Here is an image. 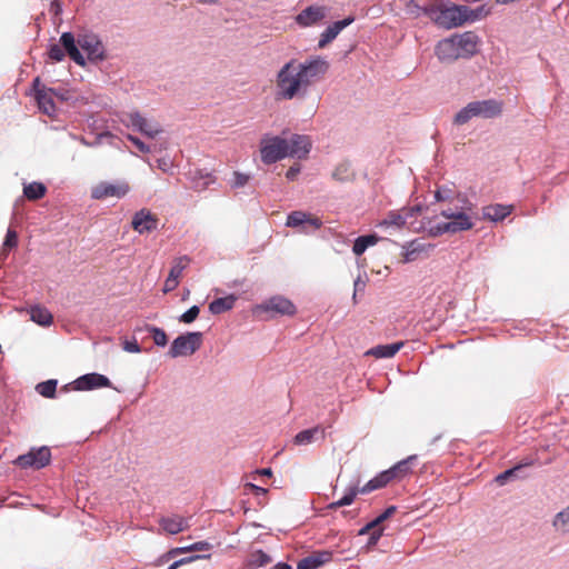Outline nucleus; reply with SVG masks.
<instances>
[{
  "mask_svg": "<svg viewBox=\"0 0 569 569\" xmlns=\"http://www.w3.org/2000/svg\"><path fill=\"white\" fill-rule=\"evenodd\" d=\"M329 68V62L322 57H313L303 62L290 60L277 73L276 98L278 100L305 98L309 88L322 80Z\"/></svg>",
  "mask_w": 569,
  "mask_h": 569,
  "instance_id": "nucleus-1",
  "label": "nucleus"
},
{
  "mask_svg": "<svg viewBox=\"0 0 569 569\" xmlns=\"http://www.w3.org/2000/svg\"><path fill=\"white\" fill-rule=\"evenodd\" d=\"M423 12L437 26L449 30L463 26L467 19L465 12L468 11L467 6L437 0L425 7Z\"/></svg>",
  "mask_w": 569,
  "mask_h": 569,
  "instance_id": "nucleus-2",
  "label": "nucleus"
},
{
  "mask_svg": "<svg viewBox=\"0 0 569 569\" xmlns=\"http://www.w3.org/2000/svg\"><path fill=\"white\" fill-rule=\"evenodd\" d=\"M503 103L496 99H487L481 101L469 102L455 117L457 124H465L475 117L485 119L496 118L501 114Z\"/></svg>",
  "mask_w": 569,
  "mask_h": 569,
  "instance_id": "nucleus-3",
  "label": "nucleus"
},
{
  "mask_svg": "<svg viewBox=\"0 0 569 569\" xmlns=\"http://www.w3.org/2000/svg\"><path fill=\"white\" fill-rule=\"evenodd\" d=\"M261 160L266 164L274 163L288 157L289 142L280 137L266 136L260 141Z\"/></svg>",
  "mask_w": 569,
  "mask_h": 569,
  "instance_id": "nucleus-4",
  "label": "nucleus"
},
{
  "mask_svg": "<svg viewBox=\"0 0 569 569\" xmlns=\"http://www.w3.org/2000/svg\"><path fill=\"white\" fill-rule=\"evenodd\" d=\"M202 343L201 332H188L178 336L171 343L169 356L171 358L193 355Z\"/></svg>",
  "mask_w": 569,
  "mask_h": 569,
  "instance_id": "nucleus-5",
  "label": "nucleus"
},
{
  "mask_svg": "<svg viewBox=\"0 0 569 569\" xmlns=\"http://www.w3.org/2000/svg\"><path fill=\"white\" fill-rule=\"evenodd\" d=\"M51 461V451L48 447L32 449L26 455H21L17 459V463L22 468L41 469Z\"/></svg>",
  "mask_w": 569,
  "mask_h": 569,
  "instance_id": "nucleus-6",
  "label": "nucleus"
},
{
  "mask_svg": "<svg viewBox=\"0 0 569 569\" xmlns=\"http://www.w3.org/2000/svg\"><path fill=\"white\" fill-rule=\"evenodd\" d=\"M130 191L127 182H100L91 189V197L96 200H103L107 198H123Z\"/></svg>",
  "mask_w": 569,
  "mask_h": 569,
  "instance_id": "nucleus-7",
  "label": "nucleus"
},
{
  "mask_svg": "<svg viewBox=\"0 0 569 569\" xmlns=\"http://www.w3.org/2000/svg\"><path fill=\"white\" fill-rule=\"evenodd\" d=\"M256 312H270L272 315L293 316L297 312V309L289 299L276 296L257 306Z\"/></svg>",
  "mask_w": 569,
  "mask_h": 569,
  "instance_id": "nucleus-8",
  "label": "nucleus"
},
{
  "mask_svg": "<svg viewBox=\"0 0 569 569\" xmlns=\"http://www.w3.org/2000/svg\"><path fill=\"white\" fill-rule=\"evenodd\" d=\"M433 248L435 246L432 243L415 239L402 246V262L408 263L420 258H427Z\"/></svg>",
  "mask_w": 569,
  "mask_h": 569,
  "instance_id": "nucleus-9",
  "label": "nucleus"
},
{
  "mask_svg": "<svg viewBox=\"0 0 569 569\" xmlns=\"http://www.w3.org/2000/svg\"><path fill=\"white\" fill-rule=\"evenodd\" d=\"M472 227L473 222L471 218L465 211H460L459 213H456L450 221L438 223L435 227V234L446 232L455 233L458 231L470 230Z\"/></svg>",
  "mask_w": 569,
  "mask_h": 569,
  "instance_id": "nucleus-10",
  "label": "nucleus"
},
{
  "mask_svg": "<svg viewBox=\"0 0 569 569\" xmlns=\"http://www.w3.org/2000/svg\"><path fill=\"white\" fill-rule=\"evenodd\" d=\"M159 219L149 209H141L134 213L131 220V227L140 234L151 232L158 228Z\"/></svg>",
  "mask_w": 569,
  "mask_h": 569,
  "instance_id": "nucleus-11",
  "label": "nucleus"
},
{
  "mask_svg": "<svg viewBox=\"0 0 569 569\" xmlns=\"http://www.w3.org/2000/svg\"><path fill=\"white\" fill-rule=\"evenodd\" d=\"M461 58H471L478 51L479 37L472 31L452 36Z\"/></svg>",
  "mask_w": 569,
  "mask_h": 569,
  "instance_id": "nucleus-12",
  "label": "nucleus"
},
{
  "mask_svg": "<svg viewBox=\"0 0 569 569\" xmlns=\"http://www.w3.org/2000/svg\"><path fill=\"white\" fill-rule=\"evenodd\" d=\"M420 207H411V208H402L400 211H390L387 217L379 222L380 227H396L397 229L402 228L408 218L415 217L418 212H420Z\"/></svg>",
  "mask_w": 569,
  "mask_h": 569,
  "instance_id": "nucleus-13",
  "label": "nucleus"
},
{
  "mask_svg": "<svg viewBox=\"0 0 569 569\" xmlns=\"http://www.w3.org/2000/svg\"><path fill=\"white\" fill-rule=\"evenodd\" d=\"M77 43L87 52L90 60L103 59L104 48L96 34H82L78 38Z\"/></svg>",
  "mask_w": 569,
  "mask_h": 569,
  "instance_id": "nucleus-14",
  "label": "nucleus"
},
{
  "mask_svg": "<svg viewBox=\"0 0 569 569\" xmlns=\"http://www.w3.org/2000/svg\"><path fill=\"white\" fill-rule=\"evenodd\" d=\"M328 9L325 6H310L303 9L297 17L296 22L300 27H311L326 18Z\"/></svg>",
  "mask_w": 569,
  "mask_h": 569,
  "instance_id": "nucleus-15",
  "label": "nucleus"
},
{
  "mask_svg": "<svg viewBox=\"0 0 569 569\" xmlns=\"http://www.w3.org/2000/svg\"><path fill=\"white\" fill-rule=\"evenodd\" d=\"M286 224L291 228L302 227L306 231L307 227L312 229H319L322 226V221L310 213L303 211H292L287 218Z\"/></svg>",
  "mask_w": 569,
  "mask_h": 569,
  "instance_id": "nucleus-16",
  "label": "nucleus"
},
{
  "mask_svg": "<svg viewBox=\"0 0 569 569\" xmlns=\"http://www.w3.org/2000/svg\"><path fill=\"white\" fill-rule=\"evenodd\" d=\"M73 386L76 390H92L96 388L110 387V380L100 373H87L84 376L79 377L73 381Z\"/></svg>",
  "mask_w": 569,
  "mask_h": 569,
  "instance_id": "nucleus-17",
  "label": "nucleus"
},
{
  "mask_svg": "<svg viewBox=\"0 0 569 569\" xmlns=\"http://www.w3.org/2000/svg\"><path fill=\"white\" fill-rule=\"evenodd\" d=\"M435 53L441 62H453L461 58L452 36L440 40L435 48Z\"/></svg>",
  "mask_w": 569,
  "mask_h": 569,
  "instance_id": "nucleus-18",
  "label": "nucleus"
},
{
  "mask_svg": "<svg viewBox=\"0 0 569 569\" xmlns=\"http://www.w3.org/2000/svg\"><path fill=\"white\" fill-rule=\"evenodd\" d=\"M353 17H348L343 20L336 21L329 26L321 34L318 42V48H326L336 37L349 24L353 22Z\"/></svg>",
  "mask_w": 569,
  "mask_h": 569,
  "instance_id": "nucleus-19",
  "label": "nucleus"
},
{
  "mask_svg": "<svg viewBox=\"0 0 569 569\" xmlns=\"http://www.w3.org/2000/svg\"><path fill=\"white\" fill-rule=\"evenodd\" d=\"M332 560V552L328 550L315 551L311 555L302 558L297 569H317L320 566L328 563Z\"/></svg>",
  "mask_w": 569,
  "mask_h": 569,
  "instance_id": "nucleus-20",
  "label": "nucleus"
},
{
  "mask_svg": "<svg viewBox=\"0 0 569 569\" xmlns=\"http://www.w3.org/2000/svg\"><path fill=\"white\" fill-rule=\"evenodd\" d=\"M289 142L288 156L296 157L299 159L306 158L311 149V140L308 136L293 134Z\"/></svg>",
  "mask_w": 569,
  "mask_h": 569,
  "instance_id": "nucleus-21",
  "label": "nucleus"
},
{
  "mask_svg": "<svg viewBox=\"0 0 569 569\" xmlns=\"http://www.w3.org/2000/svg\"><path fill=\"white\" fill-rule=\"evenodd\" d=\"M326 438V429L318 425L310 429H305L298 432L293 438V443L296 446H307L317 440H325Z\"/></svg>",
  "mask_w": 569,
  "mask_h": 569,
  "instance_id": "nucleus-22",
  "label": "nucleus"
},
{
  "mask_svg": "<svg viewBox=\"0 0 569 569\" xmlns=\"http://www.w3.org/2000/svg\"><path fill=\"white\" fill-rule=\"evenodd\" d=\"M60 43L70 57L79 66H84L86 61L81 54L78 43L76 42L74 36L71 32H64L60 37Z\"/></svg>",
  "mask_w": 569,
  "mask_h": 569,
  "instance_id": "nucleus-23",
  "label": "nucleus"
},
{
  "mask_svg": "<svg viewBox=\"0 0 569 569\" xmlns=\"http://www.w3.org/2000/svg\"><path fill=\"white\" fill-rule=\"evenodd\" d=\"M210 547H211L210 543H208L206 541H199V542H196V543H193L191 546H188V547L172 548L169 551H167L166 553H163L159 558L158 562L159 563H166V562L170 561L171 559H174L177 556H179L181 553L191 552V551L209 550Z\"/></svg>",
  "mask_w": 569,
  "mask_h": 569,
  "instance_id": "nucleus-24",
  "label": "nucleus"
},
{
  "mask_svg": "<svg viewBox=\"0 0 569 569\" xmlns=\"http://www.w3.org/2000/svg\"><path fill=\"white\" fill-rule=\"evenodd\" d=\"M159 525L169 535H177L188 528L187 520L180 516L162 517Z\"/></svg>",
  "mask_w": 569,
  "mask_h": 569,
  "instance_id": "nucleus-25",
  "label": "nucleus"
},
{
  "mask_svg": "<svg viewBox=\"0 0 569 569\" xmlns=\"http://www.w3.org/2000/svg\"><path fill=\"white\" fill-rule=\"evenodd\" d=\"M36 101L38 103L39 109L48 114L49 117H52L56 112V104L53 101V90L49 89L47 87H42V90L36 94Z\"/></svg>",
  "mask_w": 569,
  "mask_h": 569,
  "instance_id": "nucleus-26",
  "label": "nucleus"
},
{
  "mask_svg": "<svg viewBox=\"0 0 569 569\" xmlns=\"http://www.w3.org/2000/svg\"><path fill=\"white\" fill-rule=\"evenodd\" d=\"M131 124L137 128L143 134L153 138L161 130L153 124L149 123L146 118H143L139 112H131L128 114Z\"/></svg>",
  "mask_w": 569,
  "mask_h": 569,
  "instance_id": "nucleus-27",
  "label": "nucleus"
},
{
  "mask_svg": "<svg viewBox=\"0 0 569 569\" xmlns=\"http://www.w3.org/2000/svg\"><path fill=\"white\" fill-rule=\"evenodd\" d=\"M513 210V206H505V204H489L483 207V218L490 221H501L506 217H508Z\"/></svg>",
  "mask_w": 569,
  "mask_h": 569,
  "instance_id": "nucleus-28",
  "label": "nucleus"
},
{
  "mask_svg": "<svg viewBox=\"0 0 569 569\" xmlns=\"http://www.w3.org/2000/svg\"><path fill=\"white\" fill-rule=\"evenodd\" d=\"M403 342L402 341H399V342H395V343H391V345H380V346H376L371 349H369L366 355L367 356H372L377 359H380V358H391L393 357L402 347H403Z\"/></svg>",
  "mask_w": 569,
  "mask_h": 569,
  "instance_id": "nucleus-29",
  "label": "nucleus"
},
{
  "mask_svg": "<svg viewBox=\"0 0 569 569\" xmlns=\"http://www.w3.org/2000/svg\"><path fill=\"white\" fill-rule=\"evenodd\" d=\"M392 480L389 470L380 472L378 476L369 480L363 487L360 488V493H369L373 490L385 488Z\"/></svg>",
  "mask_w": 569,
  "mask_h": 569,
  "instance_id": "nucleus-30",
  "label": "nucleus"
},
{
  "mask_svg": "<svg viewBox=\"0 0 569 569\" xmlns=\"http://www.w3.org/2000/svg\"><path fill=\"white\" fill-rule=\"evenodd\" d=\"M417 459L416 456H410L397 462L395 466L389 468L392 480H401L411 472V463Z\"/></svg>",
  "mask_w": 569,
  "mask_h": 569,
  "instance_id": "nucleus-31",
  "label": "nucleus"
},
{
  "mask_svg": "<svg viewBox=\"0 0 569 569\" xmlns=\"http://www.w3.org/2000/svg\"><path fill=\"white\" fill-rule=\"evenodd\" d=\"M237 298L233 295H229L223 298H217L209 305V310L213 315H220L229 311L233 308Z\"/></svg>",
  "mask_w": 569,
  "mask_h": 569,
  "instance_id": "nucleus-32",
  "label": "nucleus"
},
{
  "mask_svg": "<svg viewBox=\"0 0 569 569\" xmlns=\"http://www.w3.org/2000/svg\"><path fill=\"white\" fill-rule=\"evenodd\" d=\"M30 318L40 326H50L53 321L51 312L42 306H33L30 308Z\"/></svg>",
  "mask_w": 569,
  "mask_h": 569,
  "instance_id": "nucleus-33",
  "label": "nucleus"
},
{
  "mask_svg": "<svg viewBox=\"0 0 569 569\" xmlns=\"http://www.w3.org/2000/svg\"><path fill=\"white\" fill-rule=\"evenodd\" d=\"M358 493H360V488H358V485L351 486L346 490L341 499L329 503L327 509L337 510L340 507L350 506L355 501Z\"/></svg>",
  "mask_w": 569,
  "mask_h": 569,
  "instance_id": "nucleus-34",
  "label": "nucleus"
},
{
  "mask_svg": "<svg viewBox=\"0 0 569 569\" xmlns=\"http://www.w3.org/2000/svg\"><path fill=\"white\" fill-rule=\"evenodd\" d=\"M47 188L41 182H32L23 188V194L28 200H39L44 197Z\"/></svg>",
  "mask_w": 569,
  "mask_h": 569,
  "instance_id": "nucleus-35",
  "label": "nucleus"
},
{
  "mask_svg": "<svg viewBox=\"0 0 569 569\" xmlns=\"http://www.w3.org/2000/svg\"><path fill=\"white\" fill-rule=\"evenodd\" d=\"M378 242V237L375 234L362 236L356 239L352 251L356 256H361L369 246Z\"/></svg>",
  "mask_w": 569,
  "mask_h": 569,
  "instance_id": "nucleus-36",
  "label": "nucleus"
},
{
  "mask_svg": "<svg viewBox=\"0 0 569 569\" xmlns=\"http://www.w3.org/2000/svg\"><path fill=\"white\" fill-rule=\"evenodd\" d=\"M552 525L560 533L569 532V506L556 515Z\"/></svg>",
  "mask_w": 569,
  "mask_h": 569,
  "instance_id": "nucleus-37",
  "label": "nucleus"
},
{
  "mask_svg": "<svg viewBox=\"0 0 569 569\" xmlns=\"http://www.w3.org/2000/svg\"><path fill=\"white\" fill-rule=\"evenodd\" d=\"M189 263H190V259L187 256L176 258L173 260L169 276H171V278L180 279L183 270L188 267Z\"/></svg>",
  "mask_w": 569,
  "mask_h": 569,
  "instance_id": "nucleus-38",
  "label": "nucleus"
},
{
  "mask_svg": "<svg viewBox=\"0 0 569 569\" xmlns=\"http://www.w3.org/2000/svg\"><path fill=\"white\" fill-rule=\"evenodd\" d=\"M57 389L56 380H47L37 385L36 390L46 398H53Z\"/></svg>",
  "mask_w": 569,
  "mask_h": 569,
  "instance_id": "nucleus-39",
  "label": "nucleus"
},
{
  "mask_svg": "<svg viewBox=\"0 0 569 569\" xmlns=\"http://www.w3.org/2000/svg\"><path fill=\"white\" fill-rule=\"evenodd\" d=\"M18 246V233L13 229H8L2 249L1 254H7V250L13 249Z\"/></svg>",
  "mask_w": 569,
  "mask_h": 569,
  "instance_id": "nucleus-40",
  "label": "nucleus"
},
{
  "mask_svg": "<svg viewBox=\"0 0 569 569\" xmlns=\"http://www.w3.org/2000/svg\"><path fill=\"white\" fill-rule=\"evenodd\" d=\"M467 11L469 12H465V16L467 18L466 22H475L483 17H487L490 13V11L485 8V6L478 7L477 9H471L467 7Z\"/></svg>",
  "mask_w": 569,
  "mask_h": 569,
  "instance_id": "nucleus-41",
  "label": "nucleus"
},
{
  "mask_svg": "<svg viewBox=\"0 0 569 569\" xmlns=\"http://www.w3.org/2000/svg\"><path fill=\"white\" fill-rule=\"evenodd\" d=\"M148 331L152 333L153 341L157 346L164 347L168 343V337L161 328L148 327Z\"/></svg>",
  "mask_w": 569,
  "mask_h": 569,
  "instance_id": "nucleus-42",
  "label": "nucleus"
},
{
  "mask_svg": "<svg viewBox=\"0 0 569 569\" xmlns=\"http://www.w3.org/2000/svg\"><path fill=\"white\" fill-rule=\"evenodd\" d=\"M199 312V307L192 306L190 309H188L184 313L180 316L179 320L183 323H191L198 318Z\"/></svg>",
  "mask_w": 569,
  "mask_h": 569,
  "instance_id": "nucleus-43",
  "label": "nucleus"
},
{
  "mask_svg": "<svg viewBox=\"0 0 569 569\" xmlns=\"http://www.w3.org/2000/svg\"><path fill=\"white\" fill-rule=\"evenodd\" d=\"M49 57L53 61H57V62L62 61L64 58V51L60 44L53 43L50 46Z\"/></svg>",
  "mask_w": 569,
  "mask_h": 569,
  "instance_id": "nucleus-44",
  "label": "nucleus"
},
{
  "mask_svg": "<svg viewBox=\"0 0 569 569\" xmlns=\"http://www.w3.org/2000/svg\"><path fill=\"white\" fill-rule=\"evenodd\" d=\"M520 468H521V466H517V467H515V468H511V469L506 470L505 472H502V473H500V475H498V476L496 477V481H497L500 486H503V485L507 482V480H508L511 476H513V475H515V472H516L517 470H519Z\"/></svg>",
  "mask_w": 569,
  "mask_h": 569,
  "instance_id": "nucleus-45",
  "label": "nucleus"
},
{
  "mask_svg": "<svg viewBox=\"0 0 569 569\" xmlns=\"http://www.w3.org/2000/svg\"><path fill=\"white\" fill-rule=\"evenodd\" d=\"M122 348L127 352L138 353L141 351V348L136 339L133 340H123Z\"/></svg>",
  "mask_w": 569,
  "mask_h": 569,
  "instance_id": "nucleus-46",
  "label": "nucleus"
},
{
  "mask_svg": "<svg viewBox=\"0 0 569 569\" xmlns=\"http://www.w3.org/2000/svg\"><path fill=\"white\" fill-rule=\"evenodd\" d=\"M252 558H253V562L257 566H263V565L270 562V557L261 550L254 552L252 555Z\"/></svg>",
  "mask_w": 569,
  "mask_h": 569,
  "instance_id": "nucleus-47",
  "label": "nucleus"
},
{
  "mask_svg": "<svg viewBox=\"0 0 569 569\" xmlns=\"http://www.w3.org/2000/svg\"><path fill=\"white\" fill-rule=\"evenodd\" d=\"M233 177H234V179H233L232 187H234V188L243 187L249 181V176H247L244 173L234 172Z\"/></svg>",
  "mask_w": 569,
  "mask_h": 569,
  "instance_id": "nucleus-48",
  "label": "nucleus"
},
{
  "mask_svg": "<svg viewBox=\"0 0 569 569\" xmlns=\"http://www.w3.org/2000/svg\"><path fill=\"white\" fill-rule=\"evenodd\" d=\"M178 284H179V279L171 278V276L168 274V278L166 279L164 286H163V292L167 293V292L174 290L178 287Z\"/></svg>",
  "mask_w": 569,
  "mask_h": 569,
  "instance_id": "nucleus-49",
  "label": "nucleus"
},
{
  "mask_svg": "<svg viewBox=\"0 0 569 569\" xmlns=\"http://www.w3.org/2000/svg\"><path fill=\"white\" fill-rule=\"evenodd\" d=\"M128 139L138 148L139 151L144 152V153L150 151L149 147L144 142H142L139 138L129 136Z\"/></svg>",
  "mask_w": 569,
  "mask_h": 569,
  "instance_id": "nucleus-50",
  "label": "nucleus"
},
{
  "mask_svg": "<svg viewBox=\"0 0 569 569\" xmlns=\"http://www.w3.org/2000/svg\"><path fill=\"white\" fill-rule=\"evenodd\" d=\"M382 532H383V528H378L376 530H373L372 532H370V539H369V542L371 545H375L377 543V541L380 539V537L382 536Z\"/></svg>",
  "mask_w": 569,
  "mask_h": 569,
  "instance_id": "nucleus-51",
  "label": "nucleus"
},
{
  "mask_svg": "<svg viewBox=\"0 0 569 569\" xmlns=\"http://www.w3.org/2000/svg\"><path fill=\"white\" fill-rule=\"evenodd\" d=\"M365 287H366V283L363 281H361L359 278L355 281V291H353V302L356 303L357 300V293L358 291H363L365 290Z\"/></svg>",
  "mask_w": 569,
  "mask_h": 569,
  "instance_id": "nucleus-52",
  "label": "nucleus"
},
{
  "mask_svg": "<svg viewBox=\"0 0 569 569\" xmlns=\"http://www.w3.org/2000/svg\"><path fill=\"white\" fill-rule=\"evenodd\" d=\"M345 172H347V167L340 166V167L336 168V170L332 173V177L337 180H343L345 177L342 176V173H345Z\"/></svg>",
  "mask_w": 569,
  "mask_h": 569,
  "instance_id": "nucleus-53",
  "label": "nucleus"
},
{
  "mask_svg": "<svg viewBox=\"0 0 569 569\" xmlns=\"http://www.w3.org/2000/svg\"><path fill=\"white\" fill-rule=\"evenodd\" d=\"M299 171H300V168L298 166L297 167L292 166L288 169L286 177L289 180H293L297 177V174L299 173Z\"/></svg>",
  "mask_w": 569,
  "mask_h": 569,
  "instance_id": "nucleus-54",
  "label": "nucleus"
},
{
  "mask_svg": "<svg viewBox=\"0 0 569 569\" xmlns=\"http://www.w3.org/2000/svg\"><path fill=\"white\" fill-rule=\"evenodd\" d=\"M199 558H200V556H189V557L181 558L177 561H178L179 567H181L183 565L191 563V562L198 560Z\"/></svg>",
  "mask_w": 569,
  "mask_h": 569,
  "instance_id": "nucleus-55",
  "label": "nucleus"
},
{
  "mask_svg": "<svg viewBox=\"0 0 569 569\" xmlns=\"http://www.w3.org/2000/svg\"><path fill=\"white\" fill-rule=\"evenodd\" d=\"M32 87H33V90H34V96L38 94L39 91L42 90V87H44L43 84H41V81L39 78H36L33 80V83H32Z\"/></svg>",
  "mask_w": 569,
  "mask_h": 569,
  "instance_id": "nucleus-56",
  "label": "nucleus"
},
{
  "mask_svg": "<svg viewBox=\"0 0 569 569\" xmlns=\"http://www.w3.org/2000/svg\"><path fill=\"white\" fill-rule=\"evenodd\" d=\"M366 528L368 529L369 532H372L373 530L381 528V527L379 526L378 521L375 519V520L370 521L369 523H367Z\"/></svg>",
  "mask_w": 569,
  "mask_h": 569,
  "instance_id": "nucleus-57",
  "label": "nucleus"
},
{
  "mask_svg": "<svg viewBox=\"0 0 569 569\" xmlns=\"http://www.w3.org/2000/svg\"><path fill=\"white\" fill-rule=\"evenodd\" d=\"M459 212H460V211H453V210H451V209H447V210H442L441 214H442L445 218H447V219L451 220V219H452V217H453L456 213H459Z\"/></svg>",
  "mask_w": 569,
  "mask_h": 569,
  "instance_id": "nucleus-58",
  "label": "nucleus"
},
{
  "mask_svg": "<svg viewBox=\"0 0 569 569\" xmlns=\"http://www.w3.org/2000/svg\"><path fill=\"white\" fill-rule=\"evenodd\" d=\"M249 486H250V488H251V489H252L257 495H259V493H266V492H267V490H266L264 488H261V487H259V486H256V485H252V483H250Z\"/></svg>",
  "mask_w": 569,
  "mask_h": 569,
  "instance_id": "nucleus-59",
  "label": "nucleus"
},
{
  "mask_svg": "<svg viewBox=\"0 0 569 569\" xmlns=\"http://www.w3.org/2000/svg\"><path fill=\"white\" fill-rule=\"evenodd\" d=\"M389 519V516L383 511L380 516H378L376 518V520L378 521L379 526L385 521Z\"/></svg>",
  "mask_w": 569,
  "mask_h": 569,
  "instance_id": "nucleus-60",
  "label": "nucleus"
},
{
  "mask_svg": "<svg viewBox=\"0 0 569 569\" xmlns=\"http://www.w3.org/2000/svg\"><path fill=\"white\" fill-rule=\"evenodd\" d=\"M396 511H397V508H396L395 506H390V507H388V508L385 510V512L389 516V518H390L391 516H393Z\"/></svg>",
  "mask_w": 569,
  "mask_h": 569,
  "instance_id": "nucleus-61",
  "label": "nucleus"
},
{
  "mask_svg": "<svg viewBox=\"0 0 569 569\" xmlns=\"http://www.w3.org/2000/svg\"><path fill=\"white\" fill-rule=\"evenodd\" d=\"M258 472H259L260 475H262V476H268V477H270V476L272 475V471H271V469H269V468L261 469V470H259Z\"/></svg>",
  "mask_w": 569,
  "mask_h": 569,
  "instance_id": "nucleus-62",
  "label": "nucleus"
},
{
  "mask_svg": "<svg viewBox=\"0 0 569 569\" xmlns=\"http://www.w3.org/2000/svg\"><path fill=\"white\" fill-rule=\"evenodd\" d=\"M273 569H291V567L287 563H278Z\"/></svg>",
  "mask_w": 569,
  "mask_h": 569,
  "instance_id": "nucleus-63",
  "label": "nucleus"
},
{
  "mask_svg": "<svg viewBox=\"0 0 569 569\" xmlns=\"http://www.w3.org/2000/svg\"><path fill=\"white\" fill-rule=\"evenodd\" d=\"M179 568V565H178V561H173L169 567L168 569H178Z\"/></svg>",
  "mask_w": 569,
  "mask_h": 569,
  "instance_id": "nucleus-64",
  "label": "nucleus"
}]
</instances>
